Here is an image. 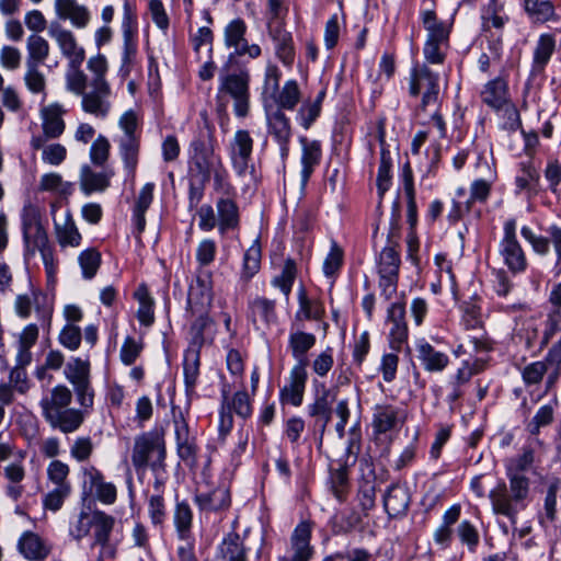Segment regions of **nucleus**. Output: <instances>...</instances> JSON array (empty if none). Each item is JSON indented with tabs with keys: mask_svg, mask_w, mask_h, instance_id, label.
<instances>
[{
	"mask_svg": "<svg viewBox=\"0 0 561 561\" xmlns=\"http://www.w3.org/2000/svg\"><path fill=\"white\" fill-rule=\"evenodd\" d=\"M73 387L80 408H72V391L66 385H56L43 394L39 401L42 416L55 431L62 434L77 432L84 423L94 404L91 380Z\"/></svg>",
	"mask_w": 561,
	"mask_h": 561,
	"instance_id": "nucleus-1",
	"label": "nucleus"
},
{
	"mask_svg": "<svg viewBox=\"0 0 561 561\" xmlns=\"http://www.w3.org/2000/svg\"><path fill=\"white\" fill-rule=\"evenodd\" d=\"M87 68L91 73L90 81L82 93H75L81 96V108L84 113L99 119H105L112 111V88L106 80L108 65L105 56L99 54L88 60Z\"/></svg>",
	"mask_w": 561,
	"mask_h": 561,
	"instance_id": "nucleus-2",
	"label": "nucleus"
},
{
	"mask_svg": "<svg viewBox=\"0 0 561 561\" xmlns=\"http://www.w3.org/2000/svg\"><path fill=\"white\" fill-rule=\"evenodd\" d=\"M142 138L140 114L134 108L125 111L117 121V133L113 141L117 147L126 176L134 180L139 164Z\"/></svg>",
	"mask_w": 561,
	"mask_h": 561,
	"instance_id": "nucleus-3",
	"label": "nucleus"
},
{
	"mask_svg": "<svg viewBox=\"0 0 561 561\" xmlns=\"http://www.w3.org/2000/svg\"><path fill=\"white\" fill-rule=\"evenodd\" d=\"M167 448L163 433L144 432L134 439L131 463L137 472L150 469L154 476L165 472Z\"/></svg>",
	"mask_w": 561,
	"mask_h": 561,
	"instance_id": "nucleus-4",
	"label": "nucleus"
},
{
	"mask_svg": "<svg viewBox=\"0 0 561 561\" xmlns=\"http://www.w3.org/2000/svg\"><path fill=\"white\" fill-rule=\"evenodd\" d=\"M530 486L517 482V479L508 480V484L501 480L489 493L492 512L506 517L513 525L517 523L518 514L528 506Z\"/></svg>",
	"mask_w": 561,
	"mask_h": 561,
	"instance_id": "nucleus-5",
	"label": "nucleus"
},
{
	"mask_svg": "<svg viewBox=\"0 0 561 561\" xmlns=\"http://www.w3.org/2000/svg\"><path fill=\"white\" fill-rule=\"evenodd\" d=\"M218 94L229 95L233 100V113L244 118L250 112V75L245 70L221 71L218 77Z\"/></svg>",
	"mask_w": 561,
	"mask_h": 561,
	"instance_id": "nucleus-6",
	"label": "nucleus"
},
{
	"mask_svg": "<svg viewBox=\"0 0 561 561\" xmlns=\"http://www.w3.org/2000/svg\"><path fill=\"white\" fill-rule=\"evenodd\" d=\"M221 404L219 408L218 432L220 438H226L233 427V416L247 420L253 413L252 399L245 390H239L229 396L226 390L221 391Z\"/></svg>",
	"mask_w": 561,
	"mask_h": 561,
	"instance_id": "nucleus-7",
	"label": "nucleus"
},
{
	"mask_svg": "<svg viewBox=\"0 0 561 561\" xmlns=\"http://www.w3.org/2000/svg\"><path fill=\"white\" fill-rule=\"evenodd\" d=\"M398 244L389 241L376 259L377 273L379 275L378 286L380 294L389 300L397 293L399 268L401 264Z\"/></svg>",
	"mask_w": 561,
	"mask_h": 561,
	"instance_id": "nucleus-8",
	"label": "nucleus"
},
{
	"mask_svg": "<svg viewBox=\"0 0 561 561\" xmlns=\"http://www.w3.org/2000/svg\"><path fill=\"white\" fill-rule=\"evenodd\" d=\"M516 230V219H507L503 225V237L499 243V254L502 257L503 264L513 274L523 273L528 266L527 256L517 240Z\"/></svg>",
	"mask_w": 561,
	"mask_h": 561,
	"instance_id": "nucleus-9",
	"label": "nucleus"
},
{
	"mask_svg": "<svg viewBox=\"0 0 561 561\" xmlns=\"http://www.w3.org/2000/svg\"><path fill=\"white\" fill-rule=\"evenodd\" d=\"M62 55L68 59L66 71V88L72 93H82L87 85V75L81 70L85 58L84 48L75 37H57Z\"/></svg>",
	"mask_w": 561,
	"mask_h": 561,
	"instance_id": "nucleus-10",
	"label": "nucleus"
},
{
	"mask_svg": "<svg viewBox=\"0 0 561 561\" xmlns=\"http://www.w3.org/2000/svg\"><path fill=\"white\" fill-rule=\"evenodd\" d=\"M221 160L215 154L214 147L202 138L190 145L188 176L210 180L214 171L221 167Z\"/></svg>",
	"mask_w": 561,
	"mask_h": 561,
	"instance_id": "nucleus-11",
	"label": "nucleus"
},
{
	"mask_svg": "<svg viewBox=\"0 0 561 561\" xmlns=\"http://www.w3.org/2000/svg\"><path fill=\"white\" fill-rule=\"evenodd\" d=\"M408 420V411L401 405L381 402L371 409L370 426L375 437L399 432Z\"/></svg>",
	"mask_w": 561,
	"mask_h": 561,
	"instance_id": "nucleus-12",
	"label": "nucleus"
},
{
	"mask_svg": "<svg viewBox=\"0 0 561 561\" xmlns=\"http://www.w3.org/2000/svg\"><path fill=\"white\" fill-rule=\"evenodd\" d=\"M33 306L38 321L43 327L49 330L51 325L54 306L47 294L41 289L32 288L31 295L21 294L15 297L14 311L20 318H30Z\"/></svg>",
	"mask_w": 561,
	"mask_h": 561,
	"instance_id": "nucleus-13",
	"label": "nucleus"
},
{
	"mask_svg": "<svg viewBox=\"0 0 561 561\" xmlns=\"http://www.w3.org/2000/svg\"><path fill=\"white\" fill-rule=\"evenodd\" d=\"M266 130L272 139L279 147V153L283 161L289 156V146L293 137L290 119L280 108H274L272 104L264 105Z\"/></svg>",
	"mask_w": 561,
	"mask_h": 561,
	"instance_id": "nucleus-14",
	"label": "nucleus"
},
{
	"mask_svg": "<svg viewBox=\"0 0 561 561\" xmlns=\"http://www.w3.org/2000/svg\"><path fill=\"white\" fill-rule=\"evenodd\" d=\"M439 76L428 69L426 66L415 68L410 76L409 92L412 96L422 93L421 106L425 110L427 106L436 105L439 96Z\"/></svg>",
	"mask_w": 561,
	"mask_h": 561,
	"instance_id": "nucleus-15",
	"label": "nucleus"
},
{
	"mask_svg": "<svg viewBox=\"0 0 561 561\" xmlns=\"http://www.w3.org/2000/svg\"><path fill=\"white\" fill-rule=\"evenodd\" d=\"M313 523L309 519L300 520L294 528L289 538V557L280 558V561H310L316 549L311 545Z\"/></svg>",
	"mask_w": 561,
	"mask_h": 561,
	"instance_id": "nucleus-16",
	"label": "nucleus"
},
{
	"mask_svg": "<svg viewBox=\"0 0 561 561\" xmlns=\"http://www.w3.org/2000/svg\"><path fill=\"white\" fill-rule=\"evenodd\" d=\"M254 140L247 129H238L229 145V157L236 173L240 176L248 173L252 158Z\"/></svg>",
	"mask_w": 561,
	"mask_h": 561,
	"instance_id": "nucleus-17",
	"label": "nucleus"
},
{
	"mask_svg": "<svg viewBox=\"0 0 561 561\" xmlns=\"http://www.w3.org/2000/svg\"><path fill=\"white\" fill-rule=\"evenodd\" d=\"M307 379L308 373L305 364H295L289 371L286 383L279 390L280 404L300 407L304 401Z\"/></svg>",
	"mask_w": 561,
	"mask_h": 561,
	"instance_id": "nucleus-18",
	"label": "nucleus"
},
{
	"mask_svg": "<svg viewBox=\"0 0 561 561\" xmlns=\"http://www.w3.org/2000/svg\"><path fill=\"white\" fill-rule=\"evenodd\" d=\"M173 424L176 439V451L182 461L187 466H195L197 462V445L195 438L191 436L188 424L182 411L175 413L173 408Z\"/></svg>",
	"mask_w": 561,
	"mask_h": 561,
	"instance_id": "nucleus-19",
	"label": "nucleus"
},
{
	"mask_svg": "<svg viewBox=\"0 0 561 561\" xmlns=\"http://www.w3.org/2000/svg\"><path fill=\"white\" fill-rule=\"evenodd\" d=\"M194 503L201 513L222 514L231 506L230 490L225 484H219L210 491L197 492Z\"/></svg>",
	"mask_w": 561,
	"mask_h": 561,
	"instance_id": "nucleus-20",
	"label": "nucleus"
},
{
	"mask_svg": "<svg viewBox=\"0 0 561 561\" xmlns=\"http://www.w3.org/2000/svg\"><path fill=\"white\" fill-rule=\"evenodd\" d=\"M387 322L391 325L389 329L390 347L394 351H400L409 335L404 302L398 301L389 306L387 310Z\"/></svg>",
	"mask_w": 561,
	"mask_h": 561,
	"instance_id": "nucleus-21",
	"label": "nucleus"
},
{
	"mask_svg": "<svg viewBox=\"0 0 561 561\" xmlns=\"http://www.w3.org/2000/svg\"><path fill=\"white\" fill-rule=\"evenodd\" d=\"M416 357L423 369L427 373H442L449 365L447 353L437 350L425 339H420L415 343Z\"/></svg>",
	"mask_w": 561,
	"mask_h": 561,
	"instance_id": "nucleus-22",
	"label": "nucleus"
},
{
	"mask_svg": "<svg viewBox=\"0 0 561 561\" xmlns=\"http://www.w3.org/2000/svg\"><path fill=\"white\" fill-rule=\"evenodd\" d=\"M535 461V449L531 445H525L520 454L506 460L505 473L507 480L517 479V482H523L530 486V480L524 473L531 469Z\"/></svg>",
	"mask_w": 561,
	"mask_h": 561,
	"instance_id": "nucleus-23",
	"label": "nucleus"
},
{
	"mask_svg": "<svg viewBox=\"0 0 561 561\" xmlns=\"http://www.w3.org/2000/svg\"><path fill=\"white\" fill-rule=\"evenodd\" d=\"M213 301L211 286L208 279L198 276L191 284L187 294V311L191 314L196 312H209Z\"/></svg>",
	"mask_w": 561,
	"mask_h": 561,
	"instance_id": "nucleus-24",
	"label": "nucleus"
},
{
	"mask_svg": "<svg viewBox=\"0 0 561 561\" xmlns=\"http://www.w3.org/2000/svg\"><path fill=\"white\" fill-rule=\"evenodd\" d=\"M42 129L44 138L56 139L59 138L66 128L62 116L66 110L59 103H51L44 106L41 112Z\"/></svg>",
	"mask_w": 561,
	"mask_h": 561,
	"instance_id": "nucleus-25",
	"label": "nucleus"
},
{
	"mask_svg": "<svg viewBox=\"0 0 561 561\" xmlns=\"http://www.w3.org/2000/svg\"><path fill=\"white\" fill-rule=\"evenodd\" d=\"M329 396L330 390L324 385H322V391L317 393L313 402L308 405V414L316 419L314 426L319 431L320 440H322L324 436L333 412Z\"/></svg>",
	"mask_w": 561,
	"mask_h": 561,
	"instance_id": "nucleus-26",
	"label": "nucleus"
},
{
	"mask_svg": "<svg viewBox=\"0 0 561 561\" xmlns=\"http://www.w3.org/2000/svg\"><path fill=\"white\" fill-rule=\"evenodd\" d=\"M317 337L313 333L305 332L294 323L290 327L288 335V348L296 364H305L307 368V354L316 345Z\"/></svg>",
	"mask_w": 561,
	"mask_h": 561,
	"instance_id": "nucleus-27",
	"label": "nucleus"
},
{
	"mask_svg": "<svg viewBox=\"0 0 561 561\" xmlns=\"http://www.w3.org/2000/svg\"><path fill=\"white\" fill-rule=\"evenodd\" d=\"M301 145V183L306 185L309 181L314 169L320 164L322 158V148L319 140H309L306 137H300Z\"/></svg>",
	"mask_w": 561,
	"mask_h": 561,
	"instance_id": "nucleus-28",
	"label": "nucleus"
},
{
	"mask_svg": "<svg viewBox=\"0 0 561 561\" xmlns=\"http://www.w3.org/2000/svg\"><path fill=\"white\" fill-rule=\"evenodd\" d=\"M216 213L218 217V231L226 234L228 231L239 229L240 213L236 201L231 197H219L216 202Z\"/></svg>",
	"mask_w": 561,
	"mask_h": 561,
	"instance_id": "nucleus-29",
	"label": "nucleus"
},
{
	"mask_svg": "<svg viewBox=\"0 0 561 561\" xmlns=\"http://www.w3.org/2000/svg\"><path fill=\"white\" fill-rule=\"evenodd\" d=\"M54 10L58 19L69 20L76 27H84L90 22V12L77 0H54Z\"/></svg>",
	"mask_w": 561,
	"mask_h": 561,
	"instance_id": "nucleus-30",
	"label": "nucleus"
},
{
	"mask_svg": "<svg viewBox=\"0 0 561 561\" xmlns=\"http://www.w3.org/2000/svg\"><path fill=\"white\" fill-rule=\"evenodd\" d=\"M460 514V504H454L444 512L440 525L433 533V540L440 549L445 550L451 546L454 537L453 526L458 522Z\"/></svg>",
	"mask_w": 561,
	"mask_h": 561,
	"instance_id": "nucleus-31",
	"label": "nucleus"
},
{
	"mask_svg": "<svg viewBox=\"0 0 561 561\" xmlns=\"http://www.w3.org/2000/svg\"><path fill=\"white\" fill-rule=\"evenodd\" d=\"M156 185L152 182L146 183L139 191L134 206H133V215L131 220L136 229V236H139L145 231L146 228V211L150 207L153 201V192Z\"/></svg>",
	"mask_w": 561,
	"mask_h": 561,
	"instance_id": "nucleus-32",
	"label": "nucleus"
},
{
	"mask_svg": "<svg viewBox=\"0 0 561 561\" xmlns=\"http://www.w3.org/2000/svg\"><path fill=\"white\" fill-rule=\"evenodd\" d=\"M193 510L186 500L175 501L172 520L179 540H190L193 536Z\"/></svg>",
	"mask_w": 561,
	"mask_h": 561,
	"instance_id": "nucleus-33",
	"label": "nucleus"
},
{
	"mask_svg": "<svg viewBox=\"0 0 561 561\" xmlns=\"http://www.w3.org/2000/svg\"><path fill=\"white\" fill-rule=\"evenodd\" d=\"M248 551L239 534L231 531L218 545L217 557L222 561H249Z\"/></svg>",
	"mask_w": 561,
	"mask_h": 561,
	"instance_id": "nucleus-34",
	"label": "nucleus"
},
{
	"mask_svg": "<svg viewBox=\"0 0 561 561\" xmlns=\"http://www.w3.org/2000/svg\"><path fill=\"white\" fill-rule=\"evenodd\" d=\"M410 504V494L405 486L392 484L383 496V507L390 517L402 516L407 513Z\"/></svg>",
	"mask_w": 561,
	"mask_h": 561,
	"instance_id": "nucleus-35",
	"label": "nucleus"
},
{
	"mask_svg": "<svg viewBox=\"0 0 561 561\" xmlns=\"http://www.w3.org/2000/svg\"><path fill=\"white\" fill-rule=\"evenodd\" d=\"M249 317L256 328L259 322L264 327L275 323L277 320L275 300L265 297L254 298L249 302Z\"/></svg>",
	"mask_w": 561,
	"mask_h": 561,
	"instance_id": "nucleus-36",
	"label": "nucleus"
},
{
	"mask_svg": "<svg viewBox=\"0 0 561 561\" xmlns=\"http://www.w3.org/2000/svg\"><path fill=\"white\" fill-rule=\"evenodd\" d=\"M481 99L489 107L500 111L510 102L506 81L499 77L486 82L481 91Z\"/></svg>",
	"mask_w": 561,
	"mask_h": 561,
	"instance_id": "nucleus-37",
	"label": "nucleus"
},
{
	"mask_svg": "<svg viewBox=\"0 0 561 561\" xmlns=\"http://www.w3.org/2000/svg\"><path fill=\"white\" fill-rule=\"evenodd\" d=\"M519 172L515 178L517 193L537 194L540 184V172L531 161L518 164Z\"/></svg>",
	"mask_w": 561,
	"mask_h": 561,
	"instance_id": "nucleus-38",
	"label": "nucleus"
},
{
	"mask_svg": "<svg viewBox=\"0 0 561 561\" xmlns=\"http://www.w3.org/2000/svg\"><path fill=\"white\" fill-rule=\"evenodd\" d=\"M113 172H94L89 165L80 171V188L85 195L104 192L111 184Z\"/></svg>",
	"mask_w": 561,
	"mask_h": 561,
	"instance_id": "nucleus-39",
	"label": "nucleus"
},
{
	"mask_svg": "<svg viewBox=\"0 0 561 561\" xmlns=\"http://www.w3.org/2000/svg\"><path fill=\"white\" fill-rule=\"evenodd\" d=\"M19 550L24 558L32 561H43L50 552L44 540L32 531H26L19 540Z\"/></svg>",
	"mask_w": 561,
	"mask_h": 561,
	"instance_id": "nucleus-40",
	"label": "nucleus"
},
{
	"mask_svg": "<svg viewBox=\"0 0 561 561\" xmlns=\"http://www.w3.org/2000/svg\"><path fill=\"white\" fill-rule=\"evenodd\" d=\"M201 351L196 348H186L183 358V375L185 391L191 397L195 391V386L199 376Z\"/></svg>",
	"mask_w": 561,
	"mask_h": 561,
	"instance_id": "nucleus-41",
	"label": "nucleus"
},
{
	"mask_svg": "<svg viewBox=\"0 0 561 561\" xmlns=\"http://www.w3.org/2000/svg\"><path fill=\"white\" fill-rule=\"evenodd\" d=\"M54 227L57 241L61 248L71 247L77 248L81 243V234L76 226V222L70 214L66 213L62 224L54 218Z\"/></svg>",
	"mask_w": 561,
	"mask_h": 561,
	"instance_id": "nucleus-42",
	"label": "nucleus"
},
{
	"mask_svg": "<svg viewBox=\"0 0 561 561\" xmlns=\"http://www.w3.org/2000/svg\"><path fill=\"white\" fill-rule=\"evenodd\" d=\"M300 98L301 92L298 82L290 79L287 80L283 88L270 100V104H272L274 108H280L283 112L284 110L293 111L299 103Z\"/></svg>",
	"mask_w": 561,
	"mask_h": 561,
	"instance_id": "nucleus-43",
	"label": "nucleus"
},
{
	"mask_svg": "<svg viewBox=\"0 0 561 561\" xmlns=\"http://www.w3.org/2000/svg\"><path fill=\"white\" fill-rule=\"evenodd\" d=\"M49 138L32 137L31 147L35 150H42L43 162L49 165L61 164L67 157V149L64 145L55 142L45 145Z\"/></svg>",
	"mask_w": 561,
	"mask_h": 561,
	"instance_id": "nucleus-44",
	"label": "nucleus"
},
{
	"mask_svg": "<svg viewBox=\"0 0 561 561\" xmlns=\"http://www.w3.org/2000/svg\"><path fill=\"white\" fill-rule=\"evenodd\" d=\"M298 310L295 314L296 320H316L319 321L324 316V306L320 300L310 299L304 287L298 290Z\"/></svg>",
	"mask_w": 561,
	"mask_h": 561,
	"instance_id": "nucleus-45",
	"label": "nucleus"
},
{
	"mask_svg": "<svg viewBox=\"0 0 561 561\" xmlns=\"http://www.w3.org/2000/svg\"><path fill=\"white\" fill-rule=\"evenodd\" d=\"M25 254L33 256L36 252L50 248L49 239L44 226L22 230Z\"/></svg>",
	"mask_w": 561,
	"mask_h": 561,
	"instance_id": "nucleus-46",
	"label": "nucleus"
},
{
	"mask_svg": "<svg viewBox=\"0 0 561 561\" xmlns=\"http://www.w3.org/2000/svg\"><path fill=\"white\" fill-rule=\"evenodd\" d=\"M287 0H267V27L270 35H282L285 32L284 19L288 13Z\"/></svg>",
	"mask_w": 561,
	"mask_h": 561,
	"instance_id": "nucleus-47",
	"label": "nucleus"
},
{
	"mask_svg": "<svg viewBox=\"0 0 561 561\" xmlns=\"http://www.w3.org/2000/svg\"><path fill=\"white\" fill-rule=\"evenodd\" d=\"M134 297L139 304L137 311L138 321L145 327H150L154 322V302L148 287L144 284L139 285L134 293Z\"/></svg>",
	"mask_w": 561,
	"mask_h": 561,
	"instance_id": "nucleus-48",
	"label": "nucleus"
},
{
	"mask_svg": "<svg viewBox=\"0 0 561 561\" xmlns=\"http://www.w3.org/2000/svg\"><path fill=\"white\" fill-rule=\"evenodd\" d=\"M192 316L196 317V319L191 325V342L188 348L201 351L206 341V332L213 327V320L208 316V312H196Z\"/></svg>",
	"mask_w": 561,
	"mask_h": 561,
	"instance_id": "nucleus-49",
	"label": "nucleus"
},
{
	"mask_svg": "<svg viewBox=\"0 0 561 561\" xmlns=\"http://www.w3.org/2000/svg\"><path fill=\"white\" fill-rule=\"evenodd\" d=\"M114 525L115 519L113 516L102 511H95L92 520V526H94V543L105 546L110 540Z\"/></svg>",
	"mask_w": 561,
	"mask_h": 561,
	"instance_id": "nucleus-50",
	"label": "nucleus"
},
{
	"mask_svg": "<svg viewBox=\"0 0 561 561\" xmlns=\"http://www.w3.org/2000/svg\"><path fill=\"white\" fill-rule=\"evenodd\" d=\"M422 22L430 35H449L454 19L451 16L438 18L434 11L426 10L422 13Z\"/></svg>",
	"mask_w": 561,
	"mask_h": 561,
	"instance_id": "nucleus-51",
	"label": "nucleus"
},
{
	"mask_svg": "<svg viewBox=\"0 0 561 561\" xmlns=\"http://www.w3.org/2000/svg\"><path fill=\"white\" fill-rule=\"evenodd\" d=\"M147 512L151 525L163 529L168 519V508L162 494H152L148 497Z\"/></svg>",
	"mask_w": 561,
	"mask_h": 561,
	"instance_id": "nucleus-52",
	"label": "nucleus"
},
{
	"mask_svg": "<svg viewBox=\"0 0 561 561\" xmlns=\"http://www.w3.org/2000/svg\"><path fill=\"white\" fill-rule=\"evenodd\" d=\"M64 375L72 386L91 380L89 360L81 359L80 357L72 358L67 363Z\"/></svg>",
	"mask_w": 561,
	"mask_h": 561,
	"instance_id": "nucleus-53",
	"label": "nucleus"
},
{
	"mask_svg": "<svg viewBox=\"0 0 561 561\" xmlns=\"http://www.w3.org/2000/svg\"><path fill=\"white\" fill-rule=\"evenodd\" d=\"M448 48V37H427L423 48L424 57L430 64H443Z\"/></svg>",
	"mask_w": 561,
	"mask_h": 561,
	"instance_id": "nucleus-54",
	"label": "nucleus"
},
{
	"mask_svg": "<svg viewBox=\"0 0 561 561\" xmlns=\"http://www.w3.org/2000/svg\"><path fill=\"white\" fill-rule=\"evenodd\" d=\"M403 187L407 196V217L411 226L417 221V207L415 201V190L413 183V174L409 165L403 170Z\"/></svg>",
	"mask_w": 561,
	"mask_h": 561,
	"instance_id": "nucleus-55",
	"label": "nucleus"
},
{
	"mask_svg": "<svg viewBox=\"0 0 561 561\" xmlns=\"http://www.w3.org/2000/svg\"><path fill=\"white\" fill-rule=\"evenodd\" d=\"M554 48L556 43L553 41V37H540L534 51V72H541L545 69Z\"/></svg>",
	"mask_w": 561,
	"mask_h": 561,
	"instance_id": "nucleus-56",
	"label": "nucleus"
},
{
	"mask_svg": "<svg viewBox=\"0 0 561 561\" xmlns=\"http://www.w3.org/2000/svg\"><path fill=\"white\" fill-rule=\"evenodd\" d=\"M330 483L336 500L344 502L348 493V469L345 465L331 470Z\"/></svg>",
	"mask_w": 561,
	"mask_h": 561,
	"instance_id": "nucleus-57",
	"label": "nucleus"
},
{
	"mask_svg": "<svg viewBox=\"0 0 561 561\" xmlns=\"http://www.w3.org/2000/svg\"><path fill=\"white\" fill-rule=\"evenodd\" d=\"M282 72L276 65L268 64L265 68L264 82L262 88L263 105L278 92Z\"/></svg>",
	"mask_w": 561,
	"mask_h": 561,
	"instance_id": "nucleus-58",
	"label": "nucleus"
},
{
	"mask_svg": "<svg viewBox=\"0 0 561 561\" xmlns=\"http://www.w3.org/2000/svg\"><path fill=\"white\" fill-rule=\"evenodd\" d=\"M392 159L390 151L381 150L377 172V190L380 197L390 188Z\"/></svg>",
	"mask_w": 561,
	"mask_h": 561,
	"instance_id": "nucleus-59",
	"label": "nucleus"
},
{
	"mask_svg": "<svg viewBox=\"0 0 561 561\" xmlns=\"http://www.w3.org/2000/svg\"><path fill=\"white\" fill-rule=\"evenodd\" d=\"M83 477V489L84 491L93 496L99 490L106 484L104 474L95 466H85L81 468Z\"/></svg>",
	"mask_w": 561,
	"mask_h": 561,
	"instance_id": "nucleus-60",
	"label": "nucleus"
},
{
	"mask_svg": "<svg viewBox=\"0 0 561 561\" xmlns=\"http://www.w3.org/2000/svg\"><path fill=\"white\" fill-rule=\"evenodd\" d=\"M78 262L85 279H91L95 276L101 265V254L95 249H87L78 256Z\"/></svg>",
	"mask_w": 561,
	"mask_h": 561,
	"instance_id": "nucleus-61",
	"label": "nucleus"
},
{
	"mask_svg": "<svg viewBox=\"0 0 561 561\" xmlns=\"http://www.w3.org/2000/svg\"><path fill=\"white\" fill-rule=\"evenodd\" d=\"M554 415V407L552 404H545L539 408L534 417L526 424L527 432L537 436L540 433V428L548 426L552 423Z\"/></svg>",
	"mask_w": 561,
	"mask_h": 561,
	"instance_id": "nucleus-62",
	"label": "nucleus"
},
{
	"mask_svg": "<svg viewBox=\"0 0 561 561\" xmlns=\"http://www.w3.org/2000/svg\"><path fill=\"white\" fill-rule=\"evenodd\" d=\"M322 561H375L373 553L364 547H355L345 551H335L325 556Z\"/></svg>",
	"mask_w": 561,
	"mask_h": 561,
	"instance_id": "nucleus-63",
	"label": "nucleus"
},
{
	"mask_svg": "<svg viewBox=\"0 0 561 561\" xmlns=\"http://www.w3.org/2000/svg\"><path fill=\"white\" fill-rule=\"evenodd\" d=\"M69 473V466L61 460L54 459L47 466V479L55 486H71L68 481Z\"/></svg>",
	"mask_w": 561,
	"mask_h": 561,
	"instance_id": "nucleus-64",
	"label": "nucleus"
}]
</instances>
